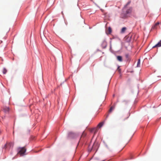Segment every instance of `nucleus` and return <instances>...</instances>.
<instances>
[{
	"label": "nucleus",
	"instance_id": "obj_1",
	"mask_svg": "<svg viewBox=\"0 0 161 161\" xmlns=\"http://www.w3.org/2000/svg\"><path fill=\"white\" fill-rule=\"evenodd\" d=\"M13 146V143L12 142L7 143L5 145L4 148L8 150H9Z\"/></svg>",
	"mask_w": 161,
	"mask_h": 161
},
{
	"label": "nucleus",
	"instance_id": "obj_2",
	"mask_svg": "<svg viewBox=\"0 0 161 161\" xmlns=\"http://www.w3.org/2000/svg\"><path fill=\"white\" fill-rule=\"evenodd\" d=\"M26 149L25 147H21V156L27 154L26 153Z\"/></svg>",
	"mask_w": 161,
	"mask_h": 161
},
{
	"label": "nucleus",
	"instance_id": "obj_3",
	"mask_svg": "<svg viewBox=\"0 0 161 161\" xmlns=\"http://www.w3.org/2000/svg\"><path fill=\"white\" fill-rule=\"evenodd\" d=\"M107 42L105 40H103L101 43V46L103 48H105L107 46Z\"/></svg>",
	"mask_w": 161,
	"mask_h": 161
},
{
	"label": "nucleus",
	"instance_id": "obj_4",
	"mask_svg": "<svg viewBox=\"0 0 161 161\" xmlns=\"http://www.w3.org/2000/svg\"><path fill=\"white\" fill-rule=\"evenodd\" d=\"M75 136V134L73 132H69L68 134V136L69 137L73 138Z\"/></svg>",
	"mask_w": 161,
	"mask_h": 161
},
{
	"label": "nucleus",
	"instance_id": "obj_5",
	"mask_svg": "<svg viewBox=\"0 0 161 161\" xmlns=\"http://www.w3.org/2000/svg\"><path fill=\"white\" fill-rule=\"evenodd\" d=\"M21 116L22 120L23 121H25L27 119V116L26 115H24V114H22Z\"/></svg>",
	"mask_w": 161,
	"mask_h": 161
},
{
	"label": "nucleus",
	"instance_id": "obj_6",
	"mask_svg": "<svg viewBox=\"0 0 161 161\" xmlns=\"http://www.w3.org/2000/svg\"><path fill=\"white\" fill-rule=\"evenodd\" d=\"M161 47V40H160L157 44L153 47V48Z\"/></svg>",
	"mask_w": 161,
	"mask_h": 161
},
{
	"label": "nucleus",
	"instance_id": "obj_7",
	"mask_svg": "<svg viewBox=\"0 0 161 161\" xmlns=\"http://www.w3.org/2000/svg\"><path fill=\"white\" fill-rule=\"evenodd\" d=\"M131 11H132V8H129L126 10V14H130L131 13Z\"/></svg>",
	"mask_w": 161,
	"mask_h": 161
},
{
	"label": "nucleus",
	"instance_id": "obj_8",
	"mask_svg": "<svg viewBox=\"0 0 161 161\" xmlns=\"http://www.w3.org/2000/svg\"><path fill=\"white\" fill-rule=\"evenodd\" d=\"M117 58L118 61L119 62H122V57L121 56H117Z\"/></svg>",
	"mask_w": 161,
	"mask_h": 161
},
{
	"label": "nucleus",
	"instance_id": "obj_9",
	"mask_svg": "<svg viewBox=\"0 0 161 161\" xmlns=\"http://www.w3.org/2000/svg\"><path fill=\"white\" fill-rule=\"evenodd\" d=\"M3 109L5 112H7L9 111V108L7 107H5Z\"/></svg>",
	"mask_w": 161,
	"mask_h": 161
},
{
	"label": "nucleus",
	"instance_id": "obj_10",
	"mask_svg": "<svg viewBox=\"0 0 161 161\" xmlns=\"http://www.w3.org/2000/svg\"><path fill=\"white\" fill-rule=\"evenodd\" d=\"M103 124H104V122H100L98 124V125H97V127L99 128H100L103 125Z\"/></svg>",
	"mask_w": 161,
	"mask_h": 161
},
{
	"label": "nucleus",
	"instance_id": "obj_11",
	"mask_svg": "<svg viewBox=\"0 0 161 161\" xmlns=\"http://www.w3.org/2000/svg\"><path fill=\"white\" fill-rule=\"evenodd\" d=\"M126 27H124L122 28L121 29V32L122 33H124L125 31V30H126Z\"/></svg>",
	"mask_w": 161,
	"mask_h": 161
},
{
	"label": "nucleus",
	"instance_id": "obj_12",
	"mask_svg": "<svg viewBox=\"0 0 161 161\" xmlns=\"http://www.w3.org/2000/svg\"><path fill=\"white\" fill-rule=\"evenodd\" d=\"M140 59H139L138 60L137 67H140Z\"/></svg>",
	"mask_w": 161,
	"mask_h": 161
},
{
	"label": "nucleus",
	"instance_id": "obj_13",
	"mask_svg": "<svg viewBox=\"0 0 161 161\" xmlns=\"http://www.w3.org/2000/svg\"><path fill=\"white\" fill-rule=\"evenodd\" d=\"M7 71V70L5 68H3V73L4 74H5L6 73Z\"/></svg>",
	"mask_w": 161,
	"mask_h": 161
},
{
	"label": "nucleus",
	"instance_id": "obj_14",
	"mask_svg": "<svg viewBox=\"0 0 161 161\" xmlns=\"http://www.w3.org/2000/svg\"><path fill=\"white\" fill-rule=\"evenodd\" d=\"M95 130H94V134H95L97 132L98 129L97 128H94Z\"/></svg>",
	"mask_w": 161,
	"mask_h": 161
},
{
	"label": "nucleus",
	"instance_id": "obj_15",
	"mask_svg": "<svg viewBox=\"0 0 161 161\" xmlns=\"http://www.w3.org/2000/svg\"><path fill=\"white\" fill-rule=\"evenodd\" d=\"M86 135V133L84 131L83 133H82V134L81 135V137H85Z\"/></svg>",
	"mask_w": 161,
	"mask_h": 161
},
{
	"label": "nucleus",
	"instance_id": "obj_16",
	"mask_svg": "<svg viewBox=\"0 0 161 161\" xmlns=\"http://www.w3.org/2000/svg\"><path fill=\"white\" fill-rule=\"evenodd\" d=\"M114 107H111L109 110V112H111L112 111V110L114 108Z\"/></svg>",
	"mask_w": 161,
	"mask_h": 161
},
{
	"label": "nucleus",
	"instance_id": "obj_17",
	"mask_svg": "<svg viewBox=\"0 0 161 161\" xmlns=\"http://www.w3.org/2000/svg\"><path fill=\"white\" fill-rule=\"evenodd\" d=\"M108 33L110 34L112 32L111 29L110 27H109L108 28Z\"/></svg>",
	"mask_w": 161,
	"mask_h": 161
},
{
	"label": "nucleus",
	"instance_id": "obj_18",
	"mask_svg": "<svg viewBox=\"0 0 161 161\" xmlns=\"http://www.w3.org/2000/svg\"><path fill=\"white\" fill-rule=\"evenodd\" d=\"M94 130H95L94 128H90V129H89V130L91 132H93Z\"/></svg>",
	"mask_w": 161,
	"mask_h": 161
},
{
	"label": "nucleus",
	"instance_id": "obj_19",
	"mask_svg": "<svg viewBox=\"0 0 161 161\" xmlns=\"http://www.w3.org/2000/svg\"><path fill=\"white\" fill-rule=\"evenodd\" d=\"M20 154V149H18V153L17 154L18 155H19Z\"/></svg>",
	"mask_w": 161,
	"mask_h": 161
},
{
	"label": "nucleus",
	"instance_id": "obj_20",
	"mask_svg": "<svg viewBox=\"0 0 161 161\" xmlns=\"http://www.w3.org/2000/svg\"><path fill=\"white\" fill-rule=\"evenodd\" d=\"M159 24V23H156L155 25H154V28L157 25H158Z\"/></svg>",
	"mask_w": 161,
	"mask_h": 161
},
{
	"label": "nucleus",
	"instance_id": "obj_21",
	"mask_svg": "<svg viewBox=\"0 0 161 161\" xmlns=\"http://www.w3.org/2000/svg\"><path fill=\"white\" fill-rule=\"evenodd\" d=\"M118 69L119 70V72H120V69H119V67H118Z\"/></svg>",
	"mask_w": 161,
	"mask_h": 161
},
{
	"label": "nucleus",
	"instance_id": "obj_22",
	"mask_svg": "<svg viewBox=\"0 0 161 161\" xmlns=\"http://www.w3.org/2000/svg\"><path fill=\"white\" fill-rule=\"evenodd\" d=\"M105 146L108 148H109V147H108V145L107 144L105 145Z\"/></svg>",
	"mask_w": 161,
	"mask_h": 161
},
{
	"label": "nucleus",
	"instance_id": "obj_23",
	"mask_svg": "<svg viewBox=\"0 0 161 161\" xmlns=\"http://www.w3.org/2000/svg\"><path fill=\"white\" fill-rule=\"evenodd\" d=\"M124 102H125L126 103H127V102L126 101H124Z\"/></svg>",
	"mask_w": 161,
	"mask_h": 161
},
{
	"label": "nucleus",
	"instance_id": "obj_24",
	"mask_svg": "<svg viewBox=\"0 0 161 161\" xmlns=\"http://www.w3.org/2000/svg\"><path fill=\"white\" fill-rule=\"evenodd\" d=\"M127 5V4H126V5L125 6V7H124V8H125V7H126Z\"/></svg>",
	"mask_w": 161,
	"mask_h": 161
},
{
	"label": "nucleus",
	"instance_id": "obj_25",
	"mask_svg": "<svg viewBox=\"0 0 161 161\" xmlns=\"http://www.w3.org/2000/svg\"><path fill=\"white\" fill-rule=\"evenodd\" d=\"M127 5V4H126V5L125 6V7H124V8H125V7H126Z\"/></svg>",
	"mask_w": 161,
	"mask_h": 161
},
{
	"label": "nucleus",
	"instance_id": "obj_26",
	"mask_svg": "<svg viewBox=\"0 0 161 161\" xmlns=\"http://www.w3.org/2000/svg\"><path fill=\"white\" fill-rule=\"evenodd\" d=\"M127 5V4H126V5L125 6V7H124V8H125V7H126Z\"/></svg>",
	"mask_w": 161,
	"mask_h": 161
},
{
	"label": "nucleus",
	"instance_id": "obj_27",
	"mask_svg": "<svg viewBox=\"0 0 161 161\" xmlns=\"http://www.w3.org/2000/svg\"><path fill=\"white\" fill-rule=\"evenodd\" d=\"M127 5V4H126V5L125 6V7H124V8H125V7H126Z\"/></svg>",
	"mask_w": 161,
	"mask_h": 161
},
{
	"label": "nucleus",
	"instance_id": "obj_28",
	"mask_svg": "<svg viewBox=\"0 0 161 161\" xmlns=\"http://www.w3.org/2000/svg\"><path fill=\"white\" fill-rule=\"evenodd\" d=\"M127 5V4H126V5L125 6V7H124V8H125V7H126Z\"/></svg>",
	"mask_w": 161,
	"mask_h": 161
},
{
	"label": "nucleus",
	"instance_id": "obj_29",
	"mask_svg": "<svg viewBox=\"0 0 161 161\" xmlns=\"http://www.w3.org/2000/svg\"><path fill=\"white\" fill-rule=\"evenodd\" d=\"M108 145H111V144L109 143V144H108Z\"/></svg>",
	"mask_w": 161,
	"mask_h": 161
},
{
	"label": "nucleus",
	"instance_id": "obj_30",
	"mask_svg": "<svg viewBox=\"0 0 161 161\" xmlns=\"http://www.w3.org/2000/svg\"><path fill=\"white\" fill-rule=\"evenodd\" d=\"M22 108H24V107L23 106H22Z\"/></svg>",
	"mask_w": 161,
	"mask_h": 161
}]
</instances>
